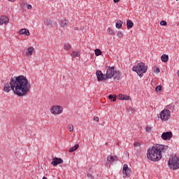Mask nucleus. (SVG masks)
<instances>
[{"label": "nucleus", "mask_w": 179, "mask_h": 179, "mask_svg": "<svg viewBox=\"0 0 179 179\" xmlns=\"http://www.w3.org/2000/svg\"><path fill=\"white\" fill-rule=\"evenodd\" d=\"M96 57H99V55H101V50L100 49H95L94 50Z\"/></svg>", "instance_id": "obj_26"}, {"label": "nucleus", "mask_w": 179, "mask_h": 179, "mask_svg": "<svg viewBox=\"0 0 179 179\" xmlns=\"http://www.w3.org/2000/svg\"><path fill=\"white\" fill-rule=\"evenodd\" d=\"M51 23H52L51 20H50V19L44 20V24H45V26H51Z\"/></svg>", "instance_id": "obj_23"}, {"label": "nucleus", "mask_w": 179, "mask_h": 179, "mask_svg": "<svg viewBox=\"0 0 179 179\" xmlns=\"http://www.w3.org/2000/svg\"><path fill=\"white\" fill-rule=\"evenodd\" d=\"M173 138V133L171 131L164 132L162 134V138L164 141H170Z\"/></svg>", "instance_id": "obj_10"}, {"label": "nucleus", "mask_w": 179, "mask_h": 179, "mask_svg": "<svg viewBox=\"0 0 179 179\" xmlns=\"http://www.w3.org/2000/svg\"><path fill=\"white\" fill-rule=\"evenodd\" d=\"M122 172L124 178L129 177V174H131V169L128 167V164H124L123 165Z\"/></svg>", "instance_id": "obj_9"}, {"label": "nucleus", "mask_w": 179, "mask_h": 179, "mask_svg": "<svg viewBox=\"0 0 179 179\" xmlns=\"http://www.w3.org/2000/svg\"><path fill=\"white\" fill-rule=\"evenodd\" d=\"M113 2L115 3H118V2H120V0H113Z\"/></svg>", "instance_id": "obj_41"}, {"label": "nucleus", "mask_w": 179, "mask_h": 179, "mask_svg": "<svg viewBox=\"0 0 179 179\" xmlns=\"http://www.w3.org/2000/svg\"><path fill=\"white\" fill-rule=\"evenodd\" d=\"M67 129H69V132H72V131H73V125L69 124L67 127Z\"/></svg>", "instance_id": "obj_27"}, {"label": "nucleus", "mask_w": 179, "mask_h": 179, "mask_svg": "<svg viewBox=\"0 0 179 179\" xmlns=\"http://www.w3.org/2000/svg\"><path fill=\"white\" fill-rule=\"evenodd\" d=\"M87 177H89L90 178H92L93 176L90 173H88Z\"/></svg>", "instance_id": "obj_42"}, {"label": "nucleus", "mask_w": 179, "mask_h": 179, "mask_svg": "<svg viewBox=\"0 0 179 179\" xmlns=\"http://www.w3.org/2000/svg\"><path fill=\"white\" fill-rule=\"evenodd\" d=\"M154 72H155L156 73H159L160 72V69H159V68H157L155 69Z\"/></svg>", "instance_id": "obj_37"}, {"label": "nucleus", "mask_w": 179, "mask_h": 179, "mask_svg": "<svg viewBox=\"0 0 179 179\" xmlns=\"http://www.w3.org/2000/svg\"><path fill=\"white\" fill-rule=\"evenodd\" d=\"M60 24L62 27H68V20H63L61 21Z\"/></svg>", "instance_id": "obj_20"}, {"label": "nucleus", "mask_w": 179, "mask_h": 179, "mask_svg": "<svg viewBox=\"0 0 179 179\" xmlns=\"http://www.w3.org/2000/svg\"><path fill=\"white\" fill-rule=\"evenodd\" d=\"M117 37H122L123 34H122V32L121 31H118L117 34Z\"/></svg>", "instance_id": "obj_34"}, {"label": "nucleus", "mask_w": 179, "mask_h": 179, "mask_svg": "<svg viewBox=\"0 0 179 179\" xmlns=\"http://www.w3.org/2000/svg\"><path fill=\"white\" fill-rule=\"evenodd\" d=\"M33 52H34V48L31 46L27 49L25 55H26V57H29L33 55Z\"/></svg>", "instance_id": "obj_13"}, {"label": "nucleus", "mask_w": 179, "mask_h": 179, "mask_svg": "<svg viewBox=\"0 0 179 179\" xmlns=\"http://www.w3.org/2000/svg\"><path fill=\"white\" fill-rule=\"evenodd\" d=\"M30 83L24 76H18L11 78L10 83H6L3 86V92L9 93L10 90L22 97L26 96L30 92Z\"/></svg>", "instance_id": "obj_1"}, {"label": "nucleus", "mask_w": 179, "mask_h": 179, "mask_svg": "<svg viewBox=\"0 0 179 179\" xmlns=\"http://www.w3.org/2000/svg\"><path fill=\"white\" fill-rule=\"evenodd\" d=\"M113 101H117V97L116 96H114L113 99H112Z\"/></svg>", "instance_id": "obj_40"}, {"label": "nucleus", "mask_w": 179, "mask_h": 179, "mask_svg": "<svg viewBox=\"0 0 179 179\" xmlns=\"http://www.w3.org/2000/svg\"><path fill=\"white\" fill-rule=\"evenodd\" d=\"M108 32L109 33V34H110L111 36H115V33L114 32V31L113 30V29L111 27H108Z\"/></svg>", "instance_id": "obj_24"}, {"label": "nucleus", "mask_w": 179, "mask_h": 179, "mask_svg": "<svg viewBox=\"0 0 179 179\" xmlns=\"http://www.w3.org/2000/svg\"><path fill=\"white\" fill-rule=\"evenodd\" d=\"M127 26L128 29H132L134 27V22L131 21V20H127Z\"/></svg>", "instance_id": "obj_19"}, {"label": "nucleus", "mask_w": 179, "mask_h": 179, "mask_svg": "<svg viewBox=\"0 0 179 179\" xmlns=\"http://www.w3.org/2000/svg\"><path fill=\"white\" fill-rule=\"evenodd\" d=\"M128 110H129V111H131V113L132 114H134V113H135V109H134V108H132V107H129V108H128Z\"/></svg>", "instance_id": "obj_32"}, {"label": "nucleus", "mask_w": 179, "mask_h": 179, "mask_svg": "<svg viewBox=\"0 0 179 179\" xmlns=\"http://www.w3.org/2000/svg\"><path fill=\"white\" fill-rule=\"evenodd\" d=\"M96 75L99 82L101 80H106V79H107L106 78V75L103 74V72H101V71H96Z\"/></svg>", "instance_id": "obj_11"}, {"label": "nucleus", "mask_w": 179, "mask_h": 179, "mask_svg": "<svg viewBox=\"0 0 179 179\" xmlns=\"http://www.w3.org/2000/svg\"><path fill=\"white\" fill-rule=\"evenodd\" d=\"M171 107H173V105H169V106H168V108L171 109Z\"/></svg>", "instance_id": "obj_43"}, {"label": "nucleus", "mask_w": 179, "mask_h": 179, "mask_svg": "<svg viewBox=\"0 0 179 179\" xmlns=\"http://www.w3.org/2000/svg\"><path fill=\"white\" fill-rule=\"evenodd\" d=\"M106 146H108V143H105Z\"/></svg>", "instance_id": "obj_45"}, {"label": "nucleus", "mask_w": 179, "mask_h": 179, "mask_svg": "<svg viewBox=\"0 0 179 179\" xmlns=\"http://www.w3.org/2000/svg\"><path fill=\"white\" fill-rule=\"evenodd\" d=\"M132 71L134 72H136L137 75L140 78H142V76H143V74L148 72V66H145V63L141 62L138 63L136 66H133Z\"/></svg>", "instance_id": "obj_3"}, {"label": "nucleus", "mask_w": 179, "mask_h": 179, "mask_svg": "<svg viewBox=\"0 0 179 179\" xmlns=\"http://www.w3.org/2000/svg\"><path fill=\"white\" fill-rule=\"evenodd\" d=\"M122 75V74L121 73V71L118 70H115L114 76H113L114 79H115L116 80H120Z\"/></svg>", "instance_id": "obj_15"}, {"label": "nucleus", "mask_w": 179, "mask_h": 179, "mask_svg": "<svg viewBox=\"0 0 179 179\" xmlns=\"http://www.w3.org/2000/svg\"><path fill=\"white\" fill-rule=\"evenodd\" d=\"M176 1H178V0H176Z\"/></svg>", "instance_id": "obj_48"}, {"label": "nucleus", "mask_w": 179, "mask_h": 179, "mask_svg": "<svg viewBox=\"0 0 179 179\" xmlns=\"http://www.w3.org/2000/svg\"><path fill=\"white\" fill-rule=\"evenodd\" d=\"M115 162H118V157L113 155H109L107 157V166H111V164H114Z\"/></svg>", "instance_id": "obj_8"}, {"label": "nucleus", "mask_w": 179, "mask_h": 179, "mask_svg": "<svg viewBox=\"0 0 179 179\" xmlns=\"http://www.w3.org/2000/svg\"><path fill=\"white\" fill-rule=\"evenodd\" d=\"M122 21L118 20L115 24L116 29H121L122 27Z\"/></svg>", "instance_id": "obj_22"}, {"label": "nucleus", "mask_w": 179, "mask_h": 179, "mask_svg": "<svg viewBox=\"0 0 179 179\" xmlns=\"http://www.w3.org/2000/svg\"><path fill=\"white\" fill-rule=\"evenodd\" d=\"M160 90H162V85L157 86L156 88H155V91L156 92H160Z\"/></svg>", "instance_id": "obj_30"}, {"label": "nucleus", "mask_w": 179, "mask_h": 179, "mask_svg": "<svg viewBox=\"0 0 179 179\" xmlns=\"http://www.w3.org/2000/svg\"><path fill=\"white\" fill-rule=\"evenodd\" d=\"M80 52L79 51H73L71 53V56L73 57L74 58L80 57Z\"/></svg>", "instance_id": "obj_21"}, {"label": "nucleus", "mask_w": 179, "mask_h": 179, "mask_svg": "<svg viewBox=\"0 0 179 179\" xmlns=\"http://www.w3.org/2000/svg\"><path fill=\"white\" fill-rule=\"evenodd\" d=\"M78 148H79V145L76 144L73 147L69 148V152L70 153H72V152H75V150H78Z\"/></svg>", "instance_id": "obj_18"}, {"label": "nucleus", "mask_w": 179, "mask_h": 179, "mask_svg": "<svg viewBox=\"0 0 179 179\" xmlns=\"http://www.w3.org/2000/svg\"><path fill=\"white\" fill-rule=\"evenodd\" d=\"M169 167L172 169V170H178L179 168V158L176 155L172 156L169 158Z\"/></svg>", "instance_id": "obj_4"}, {"label": "nucleus", "mask_w": 179, "mask_h": 179, "mask_svg": "<svg viewBox=\"0 0 179 179\" xmlns=\"http://www.w3.org/2000/svg\"><path fill=\"white\" fill-rule=\"evenodd\" d=\"M115 71V69H114V67H109L106 71V78L111 79V78H113Z\"/></svg>", "instance_id": "obj_7"}, {"label": "nucleus", "mask_w": 179, "mask_h": 179, "mask_svg": "<svg viewBox=\"0 0 179 179\" xmlns=\"http://www.w3.org/2000/svg\"><path fill=\"white\" fill-rule=\"evenodd\" d=\"M108 99H109V100H113V99H114V96H113V95H109V96H108Z\"/></svg>", "instance_id": "obj_38"}, {"label": "nucleus", "mask_w": 179, "mask_h": 179, "mask_svg": "<svg viewBox=\"0 0 179 179\" xmlns=\"http://www.w3.org/2000/svg\"><path fill=\"white\" fill-rule=\"evenodd\" d=\"M20 34H25L26 36H30V32L27 29H22L20 30Z\"/></svg>", "instance_id": "obj_16"}, {"label": "nucleus", "mask_w": 179, "mask_h": 179, "mask_svg": "<svg viewBox=\"0 0 179 179\" xmlns=\"http://www.w3.org/2000/svg\"><path fill=\"white\" fill-rule=\"evenodd\" d=\"M64 111V108L59 106H52L50 108V113L53 114V115H58L59 114H62Z\"/></svg>", "instance_id": "obj_5"}, {"label": "nucleus", "mask_w": 179, "mask_h": 179, "mask_svg": "<svg viewBox=\"0 0 179 179\" xmlns=\"http://www.w3.org/2000/svg\"><path fill=\"white\" fill-rule=\"evenodd\" d=\"M161 60L162 61V62H169V55H162L161 57Z\"/></svg>", "instance_id": "obj_17"}, {"label": "nucleus", "mask_w": 179, "mask_h": 179, "mask_svg": "<svg viewBox=\"0 0 179 179\" xmlns=\"http://www.w3.org/2000/svg\"><path fill=\"white\" fill-rule=\"evenodd\" d=\"M171 117V112L168 109H164L160 113V118L162 121H167Z\"/></svg>", "instance_id": "obj_6"}, {"label": "nucleus", "mask_w": 179, "mask_h": 179, "mask_svg": "<svg viewBox=\"0 0 179 179\" xmlns=\"http://www.w3.org/2000/svg\"><path fill=\"white\" fill-rule=\"evenodd\" d=\"M161 26H167V22L162 20L160 22Z\"/></svg>", "instance_id": "obj_29"}, {"label": "nucleus", "mask_w": 179, "mask_h": 179, "mask_svg": "<svg viewBox=\"0 0 179 179\" xmlns=\"http://www.w3.org/2000/svg\"><path fill=\"white\" fill-rule=\"evenodd\" d=\"M64 50H66V51L71 50V44H69V43L64 44Z\"/></svg>", "instance_id": "obj_25"}, {"label": "nucleus", "mask_w": 179, "mask_h": 179, "mask_svg": "<svg viewBox=\"0 0 179 179\" xmlns=\"http://www.w3.org/2000/svg\"><path fill=\"white\" fill-rule=\"evenodd\" d=\"M94 120L96 121V122H99V117H94Z\"/></svg>", "instance_id": "obj_39"}, {"label": "nucleus", "mask_w": 179, "mask_h": 179, "mask_svg": "<svg viewBox=\"0 0 179 179\" xmlns=\"http://www.w3.org/2000/svg\"><path fill=\"white\" fill-rule=\"evenodd\" d=\"M117 99H119V100H124V94H119Z\"/></svg>", "instance_id": "obj_31"}, {"label": "nucleus", "mask_w": 179, "mask_h": 179, "mask_svg": "<svg viewBox=\"0 0 179 179\" xmlns=\"http://www.w3.org/2000/svg\"><path fill=\"white\" fill-rule=\"evenodd\" d=\"M27 9H29V10L33 9V6H31V5H30V4H28V5L27 6Z\"/></svg>", "instance_id": "obj_36"}, {"label": "nucleus", "mask_w": 179, "mask_h": 179, "mask_svg": "<svg viewBox=\"0 0 179 179\" xmlns=\"http://www.w3.org/2000/svg\"><path fill=\"white\" fill-rule=\"evenodd\" d=\"M74 30H79V28L75 27V28H74Z\"/></svg>", "instance_id": "obj_44"}, {"label": "nucleus", "mask_w": 179, "mask_h": 179, "mask_svg": "<svg viewBox=\"0 0 179 179\" xmlns=\"http://www.w3.org/2000/svg\"><path fill=\"white\" fill-rule=\"evenodd\" d=\"M145 131H146V132H151V131H152V127H147L145 128Z\"/></svg>", "instance_id": "obj_33"}, {"label": "nucleus", "mask_w": 179, "mask_h": 179, "mask_svg": "<svg viewBox=\"0 0 179 179\" xmlns=\"http://www.w3.org/2000/svg\"><path fill=\"white\" fill-rule=\"evenodd\" d=\"M63 163H64V160H62V159L55 157L52 161L51 164L55 166H58V164H62Z\"/></svg>", "instance_id": "obj_12"}, {"label": "nucleus", "mask_w": 179, "mask_h": 179, "mask_svg": "<svg viewBox=\"0 0 179 179\" xmlns=\"http://www.w3.org/2000/svg\"><path fill=\"white\" fill-rule=\"evenodd\" d=\"M9 23V18L8 17L3 15L0 17V26H2V24Z\"/></svg>", "instance_id": "obj_14"}, {"label": "nucleus", "mask_w": 179, "mask_h": 179, "mask_svg": "<svg viewBox=\"0 0 179 179\" xmlns=\"http://www.w3.org/2000/svg\"><path fill=\"white\" fill-rule=\"evenodd\" d=\"M134 148H139V146H141V143H139V142H134Z\"/></svg>", "instance_id": "obj_28"}, {"label": "nucleus", "mask_w": 179, "mask_h": 179, "mask_svg": "<svg viewBox=\"0 0 179 179\" xmlns=\"http://www.w3.org/2000/svg\"><path fill=\"white\" fill-rule=\"evenodd\" d=\"M10 2H13L15 0H8Z\"/></svg>", "instance_id": "obj_46"}, {"label": "nucleus", "mask_w": 179, "mask_h": 179, "mask_svg": "<svg viewBox=\"0 0 179 179\" xmlns=\"http://www.w3.org/2000/svg\"><path fill=\"white\" fill-rule=\"evenodd\" d=\"M42 179H48L46 177H43Z\"/></svg>", "instance_id": "obj_47"}, {"label": "nucleus", "mask_w": 179, "mask_h": 179, "mask_svg": "<svg viewBox=\"0 0 179 179\" xmlns=\"http://www.w3.org/2000/svg\"><path fill=\"white\" fill-rule=\"evenodd\" d=\"M130 97L129 96L127 95H124V100H130Z\"/></svg>", "instance_id": "obj_35"}, {"label": "nucleus", "mask_w": 179, "mask_h": 179, "mask_svg": "<svg viewBox=\"0 0 179 179\" xmlns=\"http://www.w3.org/2000/svg\"><path fill=\"white\" fill-rule=\"evenodd\" d=\"M169 149V145L155 144L152 148H149L147 152V157L151 162H159L163 157V153H166Z\"/></svg>", "instance_id": "obj_2"}]
</instances>
